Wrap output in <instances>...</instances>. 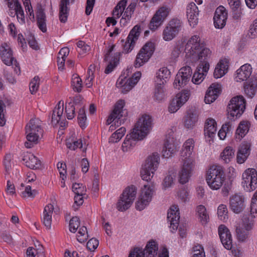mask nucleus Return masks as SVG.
<instances>
[{"label":"nucleus","mask_w":257,"mask_h":257,"mask_svg":"<svg viewBox=\"0 0 257 257\" xmlns=\"http://www.w3.org/2000/svg\"><path fill=\"white\" fill-rule=\"evenodd\" d=\"M185 60L191 64L199 61L191 81L195 85L200 84L205 79L210 67L212 52L199 34L192 35L188 40L185 48Z\"/></svg>","instance_id":"nucleus-1"},{"label":"nucleus","mask_w":257,"mask_h":257,"mask_svg":"<svg viewBox=\"0 0 257 257\" xmlns=\"http://www.w3.org/2000/svg\"><path fill=\"white\" fill-rule=\"evenodd\" d=\"M205 181L211 190L217 191L221 189V194L223 196H227L231 189V182L226 181L223 171L216 165H212L207 168Z\"/></svg>","instance_id":"nucleus-2"},{"label":"nucleus","mask_w":257,"mask_h":257,"mask_svg":"<svg viewBox=\"0 0 257 257\" xmlns=\"http://www.w3.org/2000/svg\"><path fill=\"white\" fill-rule=\"evenodd\" d=\"M133 67L130 66L124 70L117 79L115 86L123 94L127 93L139 83L141 77L142 72L137 71L132 75Z\"/></svg>","instance_id":"nucleus-3"},{"label":"nucleus","mask_w":257,"mask_h":257,"mask_svg":"<svg viewBox=\"0 0 257 257\" xmlns=\"http://www.w3.org/2000/svg\"><path fill=\"white\" fill-rule=\"evenodd\" d=\"M160 162V156L158 153L154 152L147 156L143 163L140 172L142 179L150 182L153 179Z\"/></svg>","instance_id":"nucleus-4"},{"label":"nucleus","mask_w":257,"mask_h":257,"mask_svg":"<svg viewBox=\"0 0 257 257\" xmlns=\"http://www.w3.org/2000/svg\"><path fill=\"white\" fill-rule=\"evenodd\" d=\"M153 116L151 114L147 113L141 114L131 131L136 134L138 138L144 140L153 128Z\"/></svg>","instance_id":"nucleus-5"},{"label":"nucleus","mask_w":257,"mask_h":257,"mask_svg":"<svg viewBox=\"0 0 257 257\" xmlns=\"http://www.w3.org/2000/svg\"><path fill=\"white\" fill-rule=\"evenodd\" d=\"M43 131L41 127V121L38 118L31 119L26 126V138L28 142L25 146L28 148L32 147L33 144H38L42 138Z\"/></svg>","instance_id":"nucleus-6"},{"label":"nucleus","mask_w":257,"mask_h":257,"mask_svg":"<svg viewBox=\"0 0 257 257\" xmlns=\"http://www.w3.org/2000/svg\"><path fill=\"white\" fill-rule=\"evenodd\" d=\"M246 108V100L241 95H236L229 100L226 109V115L230 119L239 118L245 112Z\"/></svg>","instance_id":"nucleus-7"},{"label":"nucleus","mask_w":257,"mask_h":257,"mask_svg":"<svg viewBox=\"0 0 257 257\" xmlns=\"http://www.w3.org/2000/svg\"><path fill=\"white\" fill-rule=\"evenodd\" d=\"M156 190L153 183H147L140 189L137 200L135 202L136 209L141 211L147 208L152 201Z\"/></svg>","instance_id":"nucleus-8"},{"label":"nucleus","mask_w":257,"mask_h":257,"mask_svg":"<svg viewBox=\"0 0 257 257\" xmlns=\"http://www.w3.org/2000/svg\"><path fill=\"white\" fill-rule=\"evenodd\" d=\"M126 0L120 1L114 8L112 15L116 18H119L121 16L120 24L122 26H126L130 21L132 15L135 9V4H131L126 8Z\"/></svg>","instance_id":"nucleus-9"},{"label":"nucleus","mask_w":257,"mask_h":257,"mask_svg":"<svg viewBox=\"0 0 257 257\" xmlns=\"http://www.w3.org/2000/svg\"><path fill=\"white\" fill-rule=\"evenodd\" d=\"M240 186L247 193L257 190V171L255 169L248 168L243 171L241 176Z\"/></svg>","instance_id":"nucleus-10"},{"label":"nucleus","mask_w":257,"mask_h":257,"mask_svg":"<svg viewBox=\"0 0 257 257\" xmlns=\"http://www.w3.org/2000/svg\"><path fill=\"white\" fill-rule=\"evenodd\" d=\"M156 50V44L153 41H148L137 53L134 62L135 68H140L148 62Z\"/></svg>","instance_id":"nucleus-11"},{"label":"nucleus","mask_w":257,"mask_h":257,"mask_svg":"<svg viewBox=\"0 0 257 257\" xmlns=\"http://www.w3.org/2000/svg\"><path fill=\"white\" fill-rule=\"evenodd\" d=\"M191 91L189 89H184L177 93L169 101L168 111L171 113L176 112L190 99Z\"/></svg>","instance_id":"nucleus-12"},{"label":"nucleus","mask_w":257,"mask_h":257,"mask_svg":"<svg viewBox=\"0 0 257 257\" xmlns=\"http://www.w3.org/2000/svg\"><path fill=\"white\" fill-rule=\"evenodd\" d=\"M192 74V70L190 66L181 67L175 77L173 83L174 88L180 90L186 86L190 81Z\"/></svg>","instance_id":"nucleus-13"},{"label":"nucleus","mask_w":257,"mask_h":257,"mask_svg":"<svg viewBox=\"0 0 257 257\" xmlns=\"http://www.w3.org/2000/svg\"><path fill=\"white\" fill-rule=\"evenodd\" d=\"M194 141L192 139L186 140L183 144L180 153L181 163L195 164Z\"/></svg>","instance_id":"nucleus-14"},{"label":"nucleus","mask_w":257,"mask_h":257,"mask_svg":"<svg viewBox=\"0 0 257 257\" xmlns=\"http://www.w3.org/2000/svg\"><path fill=\"white\" fill-rule=\"evenodd\" d=\"M170 12V9L167 6H163L159 8L150 22V29L153 31L158 29L168 17Z\"/></svg>","instance_id":"nucleus-15"},{"label":"nucleus","mask_w":257,"mask_h":257,"mask_svg":"<svg viewBox=\"0 0 257 257\" xmlns=\"http://www.w3.org/2000/svg\"><path fill=\"white\" fill-rule=\"evenodd\" d=\"M178 150V145L175 142L173 133L170 131L165 136L164 146L162 150V156L166 159L173 157Z\"/></svg>","instance_id":"nucleus-16"},{"label":"nucleus","mask_w":257,"mask_h":257,"mask_svg":"<svg viewBox=\"0 0 257 257\" xmlns=\"http://www.w3.org/2000/svg\"><path fill=\"white\" fill-rule=\"evenodd\" d=\"M253 221L248 218L239 219L234 226L237 236L239 240H244L253 227Z\"/></svg>","instance_id":"nucleus-17"},{"label":"nucleus","mask_w":257,"mask_h":257,"mask_svg":"<svg viewBox=\"0 0 257 257\" xmlns=\"http://www.w3.org/2000/svg\"><path fill=\"white\" fill-rule=\"evenodd\" d=\"M114 48L115 45L110 44L106 48L105 51L104 60L108 63L105 70V73L106 74L111 73L119 61V53L115 52Z\"/></svg>","instance_id":"nucleus-18"},{"label":"nucleus","mask_w":257,"mask_h":257,"mask_svg":"<svg viewBox=\"0 0 257 257\" xmlns=\"http://www.w3.org/2000/svg\"><path fill=\"white\" fill-rule=\"evenodd\" d=\"M9 8L8 13L11 17H17L18 22L21 25L25 23L24 10L19 0H6Z\"/></svg>","instance_id":"nucleus-19"},{"label":"nucleus","mask_w":257,"mask_h":257,"mask_svg":"<svg viewBox=\"0 0 257 257\" xmlns=\"http://www.w3.org/2000/svg\"><path fill=\"white\" fill-rule=\"evenodd\" d=\"M182 26L181 22L178 19L171 20L163 31L162 38L165 41H170L179 33Z\"/></svg>","instance_id":"nucleus-20"},{"label":"nucleus","mask_w":257,"mask_h":257,"mask_svg":"<svg viewBox=\"0 0 257 257\" xmlns=\"http://www.w3.org/2000/svg\"><path fill=\"white\" fill-rule=\"evenodd\" d=\"M125 102L124 100L119 99L115 103L112 112L108 116L106 124L109 125L114 121L118 122V120L125 117L127 114V111L125 108Z\"/></svg>","instance_id":"nucleus-21"},{"label":"nucleus","mask_w":257,"mask_h":257,"mask_svg":"<svg viewBox=\"0 0 257 257\" xmlns=\"http://www.w3.org/2000/svg\"><path fill=\"white\" fill-rule=\"evenodd\" d=\"M143 140H144L138 138L136 134L130 131L123 141L121 150L125 154H132L135 152L138 142Z\"/></svg>","instance_id":"nucleus-22"},{"label":"nucleus","mask_w":257,"mask_h":257,"mask_svg":"<svg viewBox=\"0 0 257 257\" xmlns=\"http://www.w3.org/2000/svg\"><path fill=\"white\" fill-rule=\"evenodd\" d=\"M229 205L233 213L239 214L243 211L246 206L245 198L241 193L232 194L229 197Z\"/></svg>","instance_id":"nucleus-23"},{"label":"nucleus","mask_w":257,"mask_h":257,"mask_svg":"<svg viewBox=\"0 0 257 257\" xmlns=\"http://www.w3.org/2000/svg\"><path fill=\"white\" fill-rule=\"evenodd\" d=\"M230 59L228 57H222L215 65L213 75L215 79L223 77L229 72Z\"/></svg>","instance_id":"nucleus-24"},{"label":"nucleus","mask_w":257,"mask_h":257,"mask_svg":"<svg viewBox=\"0 0 257 257\" xmlns=\"http://www.w3.org/2000/svg\"><path fill=\"white\" fill-rule=\"evenodd\" d=\"M194 164L181 163L180 169L177 172V177L178 182L181 185H184L189 182L192 175L194 168Z\"/></svg>","instance_id":"nucleus-25"},{"label":"nucleus","mask_w":257,"mask_h":257,"mask_svg":"<svg viewBox=\"0 0 257 257\" xmlns=\"http://www.w3.org/2000/svg\"><path fill=\"white\" fill-rule=\"evenodd\" d=\"M141 27L136 25L130 31L125 44L123 50L125 53H130L134 48L141 33Z\"/></svg>","instance_id":"nucleus-26"},{"label":"nucleus","mask_w":257,"mask_h":257,"mask_svg":"<svg viewBox=\"0 0 257 257\" xmlns=\"http://www.w3.org/2000/svg\"><path fill=\"white\" fill-rule=\"evenodd\" d=\"M217 131V122L212 117L207 118L204 122V135L206 141L210 143L213 142Z\"/></svg>","instance_id":"nucleus-27"},{"label":"nucleus","mask_w":257,"mask_h":257,"mask_svg":"<svg viewBox=\"0 0 257 257\" xmlns=\"http://www.w3.org/2000/svg\"><path fill=\"white\" fill-rule=\"evenodd\" d=\"M180 211L178 205H172L168 210L167 220L170 223V229L172 232L177 231L180 220Z\"/></svg>","instance_id":"nucleus-28"},{"label":"nucleus","mask_w":257,"mask_h":257,"mask_svg":"<svg viewBox=\"0 0 257 257\" xmlns=\"http://www.w3.org/2000/svg\"><path fill=\"white\" fill-rule=\"evenodd\" d=\"M222 90V85L218 82L212 83L208 88L204 97L206 104L214 102L221 94Z\"/></svg>","instance_id":"nucleus-29"},{"label":"nucleus","mask_w":257,"mask_h":257,"mask_svg":"<svg viewBox=\"0 0 257 257\" xmlns=\"http://www.w3.org/2000/svg\"><path fill=\"white\" fill-rule=\"evenodd\" d=\"M252 72L251 65L249 63H245L241 65L234 72L233 78L236 82H242L248 80Z\"/></svg>","instance_id":"nucleus-30"},{"label":"nucleus","mask_w":257,"mask_h":257,"mask_svg":"<svg viewBox=\"0 0 257 257\" xmlns=\"http://www.w3.org/2000/svg\"><path fill=\"white\" fill-rule=\"evenodd\" d=\"M88 145V138L87 137L75 138V136H72L66 140L67 148L72 150L80 149L84 152L86 150Z\"/></svg>","instance_id":"nucleus-31"},{"label":"nucleus","mask_w":257,"mask_h":257,"mask_svg":"<svg viewBox=\"0 0 257 257\" xmlns=\"http://www.w3.org/2000/svg\"><path fill=\"white\" fill-rule=\"evenodd\" d=\"M251 126V122L248 119L241 120L234 132V138L237 141H240L248 133Z\"/></svg>","instance_id":"nucleus-32"},{"label":"nucleus","mask_w":257,"mask_h":257,"mask_svg":"<svg viewBox=\"0 0 257 257\" xmlns=\"http://www.w3.org/2000/svg\"><path fill=\"white\" fill-rule=\"evenodd\" d=\"M227 12L223 6L218 7L213 17L214 27L216 29H222L226 25L227 19Z\"/></svg>","instance_id":"nucleus-33"},{"label":"nucleus","mask_w":257,"mask_h":257,"mask_svg":"<svg viewBox=\"0 0 257 257\" xmlns=\"http://www.w3.org/2000/svg\"><path fill=\"white\" fill-rule=\"evenodd\" d=\"M187 17L189 25L195 28L198 23L199 10L195 3H190L187 7Z\"/></svg>","instance_id":"nucleus-34"},{"label":"nucleus","mask_w":257,"mask_h":257,"mask_svg":"<svg viewBox=\"0 0 257 257\" xmlns=\"http://www.w3.org/2000/svg\"><path fill=\"white\" fill-rule=\"evenodd\" d=\"M54 202L48 203L44 209L42 216L43 224L48 230H50L52 227V214L55 209Z\"/></svg>","instance_id":"nucleus-35"},{"label":"nucleus","mask_w":257,"mask_h":257,"mask_svg":"<svg viewBox=\"0 0 257 257\" xmlns=\"http://www.w3.org/2000/svg\"><path fill=\"white\" fill-rule=\"evenodd\" d=\"M0 57L3 63L8 66L12 65L16 60L10 46L7 43L2 44L0 47Z\"/></svg>","instance_id":"nucleus-36"},{"label":"nucleus","mask_w":257,"mask_h":257,"mask_svg":"<svg viewBox=\"0 0 257 257\" xmlns=\"http://www.w3.org/2000/svg\"><path fill=\"white\" fill-rule=\"evenodd\" d=\"M218 233L224 247L227 249H231L232 247V237L228 228L225 225H220L218 227Z\"/></svg>","instance_id":"nucleus-37"},{"label":"nucleus","mask_w":257,"mask_h":257,"mask_svg":"<svg viewBox=\"0 0 257 257\" xmlns=\"http://www.w3.org/2000/svg\"><path fill=\"white\" fill-rule=\"evenodd\" d=\"M177 177V171L175 169H169L166 173L161 183V188L165 191L169 190L175 184Z\"/></svg>","instance_id":"nucleus-38"},{"label":"nucleus","mask_w":257,"mask_h":257,"mask_svg":"<svg viewBox=\"0 0 257 257\" xmlns=\"http://www.w3.org/2000/svg\"><path fill=\"white\" fill-rule=\"evenodd\" d=\"M235 151L233 147L227 146L220 152L219 159L224 164H229L235 159Z\"/></svg>","instance_id":"nucleus-39"},{"label":"nucleus","mask_w":257,"mask_h":257,"mask_svg":"<svg viewBox=\"0 0 257 257\" xmlns=\"http://www.w3.org/2000/svg\"><path fill=\"white\" fill-rule=\"evenodd\" d=\"M64 104V101L60 100L53 110L52 115V123L54 125L60 123V125L63 126V122L61 120L63 118Z\"/></svg>","instance_id":"nucleus-40"},{"label":"nucleus","mask_w":257,"mask_h":257,"mask_svg":"<svg viewBox=\"0 0 257 257\" xmlns=\"http://www.w3.org/2000/svg\"><path fill=\"white\" fill-rule=\"evenodd\" d=\"M143 250L145 254H146L147 257H156L159 251L158 241L155 239L149 240Z\"/></svg>","instance_id":"nucleus-41"},{"label":"nucleus","mask_w":257,"mask_h":257,"mask_svg":"<svg viewBox=\"0 0 257 257\" xmlns=\"http://www.w3.org/2000/svg\"><path fill=\"white\" fill-rule=\"evenodd\" d=\"M171 73L166 67L160 68L156 72L155 84L164 85L169 80Z\"/></svg>","instance_id":"nucleus-42"},{"label":"nucleus","mask_w":257,"mask_h":257,"mask_svg":"<svg viewBox=\"0 0 257 257\" xmlns=\"http://www.w3.org/2000/svg\"><path fill=\"white\" fill-rule=\"evenodd\" d=\"M8 31L11 36L14 38H17L19 45L23 49H25L27 47L26 40L22 34H18V31L14 23H11L8 25Z\"/></svg>","instance_id":"nucleus-43"},{"label":"nucleus","mask_w":257,"mask_h":257,"mask_svg":"<svg viewBox=\"0 0 257 257\" xmlns=\"http://www.w3.org/2000/svg\"><path fill=\"white\" fill-rule=\"evenodd\" d=\"M23 161L26 166L32 169H39L41 165V161L34 154L30 153H27L25 154Z\"/></svg>","instance_id":"nucleus-44"},{"label":"nucleus","mask_w":257,"mask_h":257,"mask_svg":"<svg viewBox=\"0 0 257 257\" xmlns=\"http://www.w3.org/2000/svg\"><path fill=\"white\" fill-rule=\"evenodd\" d=\"M166 91L164 85L155 84L153 98L158 103L164 101L166 98Z\"/></svg>","instance_id":"nucleus-45"},{"label":"nucleus","mask_w":257,"mask_h":257,"mask_svg":"<svg viewBox=\"0 0 257 257\" xmlns=\"http://www.w3.org/2000/svg\"><path fill=\"white\" fill-rule=\"evenodd\" d=\"M196 213L199 221L202 224L205 225L208 222L209 215L204 205H198L196 208Z\"/></svg>","instance_id":"nucleus-46"},{"label":"nucleus","mask_w":257,"mask_h":257,"mask_svg":"<svg viewBox=\"0 0 257 257\" xmlns=\"http://www.w3.org/2000/svg\"><path fill=\"white\" fill-rule=\"evenodd\" d=\"M78 98L66 103L65 105V113L68 119H73L75 116V110L78 107Z\"/></svg>","instance_id":"nucleus-47"},{"label":"nucleus","mask_w":257,"mask_h":257,"mask_svg":"<svg viewBox=\"0 0 257 257\" xmlns=\"http://www.w3.org/2000/svg\"><path fill=\"white\" fill-rule=\"evenodd\" d=\"M257 90V80H251L246 82L244 85V94L248 98H252L255 94Z\"/></svg>","instance_id":"nucleus-48"},{"label":"nucleus","mask_w":257,"mask_h":257,"mask_svg":"<svg viewBox=\"0 0 257 257\" xmlns=\"http://www.w3.org/2000/svg\"><path fill=\"white\" fill-rule=\"evenodd\" d=\"M233 127L231 122L227 121L222 124L217 133V136L220 140L224 141L227 135L232 133Z\"/></svg>","instance_id":"nucleus-49"},{"label":"nucleus","mask_w":257,"mask_h":257,"mask_svg":"<svg viewBox=\"0 0 257 257\" xmlns=\"http://www.w3.org/2000/svg\"><path fill=\"white\" fill-rule=\"evenodd\" d=\"M74 0H61L60 5L59 19L61 22L65 23L68 15V5Z\"/></svg>","instance_id":"nucleus-50"},{"label":"nucleus","mask_w":257,"mask_h":257,"mask_svg":"<svg viewBox=\"0 0 257 257\" xmlns=\"http://www.w3.org/2000/svg\"><path fill=\"white\" fill-rule=\"evenodd\" d=\"M137 193V187L135 185H130L126 187L123 191L121 196L126 200L133 203Z\"/></svg>","instance_id":"nucleus-51"},{"label":"nucleus","mask_w":257,"mask_h":257,"mask_svg":"<svg viewBox=\"0 0 257 257\" xmlns=\"http://www.w3.org/2000/svg\"><path fill=\"white\" fill-rule=\"evenodd\" d=\"M198 117L195 113L192 112H188L184 117V126L188 129H192L197 121Z\"/></svg>","instance_id":"nucleus-52"},{"label":"nucleus","mask_w":257,"mask_h":257,"mask_svg":"<svg viewBox=\"0 0 257 257\" xmlns=\"http://www.w3.org/2000/svg\"><path fill=\"white\" fill-rule=\"evenodd\" d=\"M217 215L219 220L225 222L228 219V210L227 206L220 204L217 208Z\"/></svg>","instance_id":"nucleus-53"},{"label":"nucleus","mask_w":257,"mask_h":257,"mask_svg":"<svg viewBox=\"0 0 257 257\" xmlns=\"http://www.w3.org/2000/svg\"><path fill=\"white\" fill-rule=\"evenodd\" d=\"M21 187L22 188L24 187L23 184H21ZM20 191L21 196L25 199L33 198L38 193L37 190L32 189L31 187L29 185L24 188H20Z\"/></svg>","instance_id":"nucleus-54"},{"label":"nucleus","mask_w":257,"mask_h":257,"mask_svg":"<svg viewBox=\"0 0 257 257\" xmlns=\"http://www.w3.org/2000/svg\"><path fill=\"white\" fill-rule=\"evenodd\" d=\"M126 133V128L121 127L113 133L108 139L109 143L114 144L118 142L124 136Z\"/></svg>","instance_id":"nucleus-55"},{"label":"nucleus","mask_w":257,"mask_h":257,"mask_svg":"<svg viewBox=\"0 0 257 257\" xmlns=\"http://www.w3.org/2000/svg\"><path fill=\"white\" fill-rule=\"evenodd\" d=\"M237 150L249 157L251 151V143L248 141H243L239 144Z\"/></svg>","instance_id":"nucleus-56"},{"label":"nucleus","mask_w":257,"mask_h":257,"mask_svg":"<svg viewBox=\"0 0 257 257\" xmlns=\"http://www.w3.org/2000/svg\"><path fill=\"white\" fill-rule=\"evenodd\" d=\"M77 118L80 126L82 128H85L88 124V122L85 111L82 104L80 105Z\"/></svg>","instance_id":"nucleus-57"},{"label":"nucleus","mask_w":257,"mask_h":257,"mask_svg":"<svg viewBox=\"0 0 257 257\" xmlns=\"http://www.w3.org/2000/svg\"><path fill=\"white\" fill-rule=\"evenodd\" d=\"M95 68L94 65H90L88 69L87 74L84 81V84L87 87H91L93 85V80L94 78V72Z\"/></svg>","instance_id":"nucleus-58"},{"label":"nucleus","mask_w":257,"mask_h":257,"mask_svg":"<svg viewBox=\"0 0 257 257\" xmlns=\"http://www.w3.org/2000/svg\"><path fill=\"white\" fill-rule=\"evenodd\" d=\"M133 204L129 200H126L120 195L116 204V208L120 211H124L128 209Z\"/></svg>","instance_id":"nucleus-59"},{"label":"nucleus","mask_w":257,"mask_h":257,"mask_svg":"<svg viewBox=\"0 0 257 257\" xmlns=\"http://www.w3.org/2000/svg\"><path fill=\"white\" fill-rule=\"evenodd\" d=\"M250 212L254 217L257 216V189L252 194L250 199Z\"/></svg>","instance_id":"nucleus-60"},{"label":"nucleus","mask_w":257,"mask_h":257,"mask_svg":"<svg viewBox=\"0 0 257 257\" xmlns=\"http://www.w3.org/2000/svg\"><path fill=\"white\" fill-rule=\"evenodd\" d=\"M71 85L75 91L79 92L81 90L82 87V80L77 74L72 75Z\"/></svg>","instance_id":"nucleus-61"},{"label":"nucleus","mask_w":257,"mask_h":257,"mask_svg":"<svg viewBox=\"0 0 257 257\" xmlns=\"http://www.w3.org/2000/svg\"><path fill=\"white\" fill-rule=\"evenodd\" d=\"M191 257H205L204 247L200 244L194 245L192 248Z\"/></svg>","instance_id":"nucleus-62"},{"label":"nucleus","mask_w":257,"mask_h":257,"mask_svg":"<svg viewBox=\"0 0 257 257\" xmlns=\"http://www.w3.org/2000/svg\"><path fill=\"white\" fill-rule=\"evenodd\" d=\"M87 228L85 226L80 227L76 234L77 240L81 243L85 242L88 238Z\"/></svg>","instance_id":"nucleus-63"},{"label":"nucleus","mask_w":257,"mask_h":257,"mask_svg":"<svg viewBox=\"0 0 257 257\" xmlns=\"http://www.w3.org/2000/svg\"><path fill=\"white\" fill-rule=\"evenodd\" d=\"M77 46L78 47L77 51L79 53V56L81 57L90 50V47L82 41L78 42Z\"/></svg>","instance_id":"nucleus-64"}]
</instances>
